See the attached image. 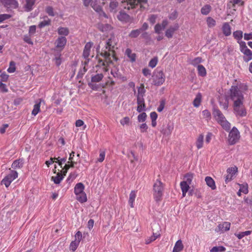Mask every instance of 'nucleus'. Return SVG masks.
Masks as SVG:
<instances>
[{"instance_id":"obj_3","label":"nucleus","mask_w":252,"mask_h":252,"mask_svg":"<svg viewBox=\"0 0 252 252\" xmlns=\"http://www.w3.org/2000/svg\"><path fill=\"white\" fill-rule=\"evenodd\" d=\"M85 186L82 183H77L74 187V192L76 199L80 203H84L87 201L86 193L84 192Z\"/></svg>"},{"instance_id":"obj_15","label":"nucleus","mask_w":252,"mask_h":252,"mask_svg":"<svg viewBox=\"0 0 252 252\" xmlns=\"http://www.w3.org/2000/svg\"><path fill=\"white\" fill-rule=\"evenodd\" d=\"M91 6L96 12L99 13L100 16L107 17L106 14L102 11L101 7L97 4V0H94L92 2Z\"/></svg>"},{"instance_id":"obj_16","label":"nucleus","mask_w":252,"mask_h":252,"mask_svg":"<svg viewBox=\"0 0 252 252\" xmlns=\"http://www.w3.org/2000/svg\"><path fill=\"white\" fill-rule=\"evenodd\" d=\"M168 24V21L165 19L162 21L161 24H157L155 26V32L158 34L160 32L166 28Z\"/></svg>"},{"instance_id":"obj_4","label":"nucleus","mask_w":252,"mask_h":252,"mask_svg":"<svg viewBox=\"0 0 252 252\" xmlns=\"http://www.w3.org/2000/svg\"><path fill=\"white\" fill-rule=\"evenodd\" d=\"M147 0H125L122 1V6L124 9H129L130 8H134L136 5H140V7H145L143 4L146 3Z\"/></svg>"},{"instance_id":"obj_32","label":"nucleus","mask_w":252,"mask_h":252,"mask_svg":"<svg viewBox=\"0 0 252 252\" xmlns=\"http://www.w3.org/2000/svg\"><path fill=\"white\" fill-rule=\"evenodd\" d=\"M221 126L222 127L223 129L225 130H229L230 128L231 125L226 120L225 118L224 120H223L222 121H220V123H219Z\"/></svg>"},{"instance_id":"obj_7","label":"nucleus","mask_w":252,"mask_h":252,"mask_svg":"<svg viewBox=\"0 0 252 252\" xmlns=\"http://www.w3.org/2000/svg\"><path fill=\"white\" fill-rule=\"evenodd\" d=\"M240 137V132L235 127H233L230 131L228 136V142L230 145L236 144Z\"/></svg>"},{"instance_id":"obj_13","label":"nucleus","mask_w":252,"mask_h":252,"mask_svg":"<svg viewBox=\"0 0 252 252\" xmlns=\"http://www.w3.org/2000/svg\"><path fill=\"white\" fill-rule=\"evenodd\" d=\"M230 223L225 221L218 225L215 229V231L217 232L223 233L229 230L230 227Z\"/></svg>"},{"instance_id":"obj_40","label":"nucleus","mask_w":252,"mask_h":252,"mask_svg":"<svg viewBox=\"0 0 252 252\" xmlns=\"http://www.w3.org/2000/svg\"><path fill=\"white\" fill-rule=\"evenodd\" d=\"M240 186L239 192L244 194L248 193V185L247 184L245 183L243 184H238Z\"/></svg>"},{"instance_id":"obj_21","label":"nucleus","mask_w":252,"mask_h":252,"mask_svg":"<svg viewBox=\"0 0 252 252\" xmlns=\"http://www.w3.org/2000/svg\"><path fill=\"white\" fill-rule=\"evenodd\" d=\"M222 31L223 33L226 36H229L231 34V27L229 23L225 22L223 24L222 26Z\"/></svg>"},{"instance_id":"obj_47","label":"nucleus","mask_w":252,"mask_h":252,"mask_svg":"<svg viewBox=\"0 0 252 252\" xmlns=\"http://www.w3.org/2000/svg\"><path fill=\"white\" fill-rule=\"evenodd\" d=\"M50 23V20L48 17H46L44 20L40 22L38 25L40 28H42L46 26L49 25Z\"/></svg>"},{"instance_id":"obj_38","label":"nucleus","mask_w":252,"mask_h":252,"mask_svg":"<svg viewBox=\"0 0 252 252\" xmlns=\"http://www.w3.org/2000/svg\"><path fill=\"white\" fill-rule=\"evenodd\" d=\"M103 75L102 73L97 74L92 77V82L97 83L100 82L103 78Z\"/></svg>"},{"instance_id":"obj_55","label":"nucleus","mask_w":252,"mask_h":252,"mask_svg":"<svg viewBox=\"0 0 252 252\" xmlns=\"http://www.w3.org/2000/svg\"><path fill=\"white\" fill-rule=\"evenodd\" d=\"M145 91L143 87H140L138 88L137 97H143Z\"/></svg>"},{"instance_id":"obj_57","label":"nucleus","mask_w":252,"mask_h":252,"mask_svg":"<svg viewBox=\"0 0 252 252\" xmlns=\"http://www.w3.org/2000/svg\"><path fill=\"white\" fill-rule=\"evenodd\" d=\"M129 121H130V119L129 118V117H125L124 118H123V119H122L121 120H120V124L124 126L125 125H127L129 124Z\"/></svg>"},{"instance_id":"obj_63","label":"nucleus","mask_w":252,"mask_h":252,"mask_svg":"<svg viewBox=\"0 0 252 252\" xmlns=\"http://www.w3.org/2000/svg\"><path fill=\"white\" fill-rule=\"evenodd\" d=\"M10 15L8 14H0V23L2 22L3 21L8 19L10 18Z\"/></svg>"},{"instance_id":"obj_18","label":"nucleus","mask_w":252,"mask_h":252,"mask_svg":"<svg viewBox=\"0 0 252 252\" xmlns=\"http://www.w3.org/2000/svg\"><path fill=\"white\" fill-rule=\"evenodd\" d=\"M6 6L11 8H16L18 3L16 0H0Z\"/></svg>"},{"instance_id":"obj_34","label":"nucleus","mask_w":252,"mask_h":252,"mask_svg":"<svg viewBox=\"0 0 252 252\" xmlns=\"http://www.w3.org/2000/svg\"><path fill=\"white\" fill-rule=\"evenodd\" d=\"M118 3L115 0L111 1L109 5L110 11L112 12L116 13L117 11V7Z\"/></svg>"},{"instance_id":"obj_17","label":"nucleus","mask_w":252,"mask_h":252,"mask_svg":"<svg viewBox=\"0 0 252 252\" xmlns=\"http://www.w3.org/2000/svg\"><path fill=\"white\" fill-rule=\"evenodd\" d=\"M93 45V43L91 42H87L86 44L83 53V56L85 59H87L89 57Z\"/></svg>"},{"instance_id":"obj_26","label":"nucleus","mask_w":252,"mask_h":252,"mask_svg":"<svg viewBox=\"0 0 252 252\" xmlns=\"http://www.w3.org/2000/svg\"><path fill=\"white\" fill-rule=\"evenodd\" d=\"M118 19L122 22H127L129 19V16L126 13L120 11L119 14L117 16Z\"/></svg>"},{"instance_id":"obj_20","label":"nucleus","mask_w":252,"mask_h":252,"mask_svg":"<svg viewBox=\"0 0 252 252\" xmlns=\"http://www.w3.org/2000/svg\"><path fill=\"white\" fill-rule=\"evenodd\" d=\"M180 185L182 192V196L183 197H184L186 196L187 192L189 190L190 184L187 183L185 182L182 181L180 183Z\"/></svg>"},{"instance_id":"obj_2","label":"nucleus","mask_w":252,"mask_h":252,"mask_svg":"<svg viewBox=\"0 0 252 252\" xmlns=\"http://www.w3.org/2000/svg\"><path fill=\"white\" fill-rule=\"evenodd\" d=\"M116 45V41L114 37H111L107 40L104 50H102L100 55L104 61L99 58L98 59V66H103L105 71L108 70L106 66L109 63H112L114 61H116V58L114 51V48Z\"/></svg>"},{"instance_id":"obj_24","label":"nucleus","mask_w":252,"mask_h":252,"mask_svg":"<svg viewBox=\"0 0 252 252\" xmlns=\"http://www.w3.org/2000/svg\"><path fill=\"white\" fill-rule=\"evenodd\" d=\"M205 181L208 187L211 188L212 189H215L216 186L214 180L210 177L207 176L205 178Z\"/></svg>"},{"instance_id":"obj_54","label":"nucleus","mask_w":252,"mask_h":252,"mask_svg":"<svg viewBox=\"0 0 252 252\" xmlns=\"http://www.w3.org/2000/svg\"><path fill=\"white\" fill-rule=\"evenodd\" d=\"M147 118V115L145 113L143 112L138 116V121L139 122H144L145 121Z\"/></svg>"},{"instance_id":"obj_12","label":"nucleus","mask_w":252,"mask_h":252,"mask_svg":"<svg viewBox=\"0 0 252 252\" xmlns=\"http://www.w3.org/2000/svg\"><path fill=\"white\" fill-rule=\"evenodd\" d=\"M179 28L178 24H175L173 26H170L166 29L165 32V35L168 38H171L173 37L174 32L178 30Z\"/></svg>"},{"instance_id":"obj_5","label":"nucleus","mask_w":252,"mask_h":252,"mask_svg":"<svg viewBox=\"0 0 252 252\" xmlns=\"http://www.w3.org/2000/svg\"><path fill=\"white\" fill-rule=\"evenodd\" d=\"M163 190L162 183L160 180H157L153 186L154 196L157 201L160 200Z\"/></svg>"},{"instance_id":"obj_31","label":"nucleus","mask_w":252,"mask_h":252,"mask_svg":"<svg viewBox=\"0 0 252 252\" xmlns=\"http://www.w3.org/2000/svg\"><path fill=\"white\" fill-rule=\"evenodd\" d=\"M194 177V174L192 173H188L184 176L183 182H185L187 183L191 184L192 180Z\"/></svg>"},{"instance_id":"obj_22","label":"nucleus","mask_w":252,"mask_h":252,"mask_svg":"<svg viewBox=\"0 0 252 252\" xmlns=\"http://www.w3.org/2000/svg\"><path fill=\"white\" fill-rule=\"evenodd\" d=\"M98 29L102 32H108L112 30V27L109 24L100 23L98 25Z\"/></svg>"},{"instance_id":"obj_56","label":"nucleus","mask_w":252,"mask_h":252,"mask_svg":"<svg viewBox=\"0 0 252 252\" xmlns=\"http://www.w3.org/2000/svg\"><path fill=\"white\" fill-rule=\"evenodd\" d=\"M105 153L104 151H100L99 158H97V161L99 162H102L105 159Z\"/></svg>"},{"instance_id":"obj_60","label":"nucleus","mask_w":252,"mask_h":252,"mask_svg":"<svg viewBox=\"0 0 252 252\" xmlns=\"http://www.w3.org/2000/svg\"><path fill=\"white\" fill-rule=\"evenodd\" d=\"M82 238V233L78 231L76 232V233L75 235V241H77L79 242H80L81 239Z\"/></svg>"},{"instance_id":"obj_19","label":"nucleus","mask_w":252,"mask_h":252,"mask_svg":"<svg viewBox=\"0 0 252 252\" xmlns=\"http://www.w3.org/2000/svg\"><path fill=\"white\" fill-rule=\"evenodd\" d=\"M213 115L218 123H220V121H222L225 118L220 111L218 109H214Z\"/></svg>"},{"instance_id":"obj_25","label":"nucleus","mask_w":252,"mask_h":252,"mask_svg":"<svg viewBox=\"0 0 252 252\" xmlns=\"http://www.w3.org/2000/svg\"><path fill=\"white\" fill-rule=\"evenodd\" d=\"M184 248L182 242L181 240H178L173 248V252H180L183 250Z\"/></svg>"},{"instance_id":"obj_64","label":"nucleus","mask_w":252,"mask_h":252,"mask_svg":"<svg viewBox=\"0 0 252 252\" xmlns=\"http://www.w3.org/2000/svg\"><path fill=\"white\" fill-rule=\"evenodd\" d=\"M142 72L145 76L148 77L151 75V71L150 69L145 68L142 70Z\"/></svg>"},{"instance_id":"obj_37","label":"nucleus","mask_w":252,"mask_h":252,"mask_svg":"<svg viewBox=\"0 0 252 252\" xmlns=\"http://www.w3.org/2000/svg\"><path fill=\"white\" fill-rule=\"evenodd\" d=\"M23 164V160L22 159H17L15 160L13 163L12 164V167L14 169L20 168L22 167Z\"/></svg>"},{"instance_id":"obj_58","label":"nucleus","mask_w":252,"mask_h":252,"mask_svg":"<svg viewBox=\"0 0 252 252\" xmlns=\"http://www.w3.org/2000/svg\"><path fill=\"white\" fill-rule=\"evenodd\" d=\"M55 63L57 66H59L62 63L61 55L58 54L56 56L55 59Z\"/></svg>"},{"instance_id":"obj_11","label":"nucleus","mask_w":252,"mask_h":252,"mask_svg":"<svg viewBox=\"0 0 252 252\" xmlns=\"http://www.w3.org/2000/svg\"><path fill=\"white\" fill-rule=\"evenodd\" d=\"M174 128V125L172 123L169 122L166 126H163L161 129L160 130V132L165 136L170 135L172 131Z\"/></svg>"},{"instance_id":"obj_43","label":"nucleus","mask_w":252,"mask_h":252,"mask_svg":"<svg viewBox=\"0 0 252 252\" xmlns=\"http://www.w3.org/2000/svg\"><path fill=\"white\" fill-rule=\"evenodd\" d=\"M128 157L130 160V162L133 164V166H135L134 161L137 160L138 158L132 151H130L128 155Z\"/></svg>"},{"instance_id":"obj_35","label":"nucleus","mask_w":252,"mask_h":252,"mask_svg":"<svg viewBox=\"0 0 252 252\" xmlns=\"http://www.w3.org/2000/svg\"><path fill=\"white\" fill-rule=\"evenodd\" d=\"M58 32L59 34L65 37L69 34V30L67 28L60 27L58 30Z\"/></svg>"},{"instance_id":"obj_59","label":"nucleus","mask_w":252,"mask_h":252,"mask_svg":"<svg viewBox=\"0 0 252 252\" xmlns=\"http://www.w3.org/2000/svg\"><path fill=\"white\" fill-rule=\"evenodd\" d=\"M0 82L2 83V82H6L7 81L9 77V75L7 74L6 73L3 72L1 74V75H0Z\"/></svg>"},{"instance_id":"obj_49","label":"nucleus","mask_w":252,"mask_h":252,"mask_svg":"<svg viewBox=\"0 0 252 252\" xmlns=\"http://www.w3.org/2000/svg\"><path fill=\"white\" fill-rule=\"evenodd\" d=\"M16 67H15V63L11 61L9 63V67L7 69V71L9 73H13L15 71Z\"/></svg>"},{"instance_id":"obj_44","label":"nucleus","mask_w":252,"mask_h":252,"mask_svg":"<svg viewBox=\"0 0 252 252\" xmlns=\"http://www.w3.org/2000/svg\"><path fill=\"white\" fill-rule=\"evenodd\" d=\"M252 231H246L244 232H240L238 233H235V235L239 239H241L242 238H243L245 236L249 235L251 234Z\"/></svg>"},{"instance_id":"obj_14","label":"nucleus","mask_w":252,"mask_h":252,"mask_svg":"<svg viewBox=\"0 0 252 252\" xmlns=\"http://www.w3.org/2000/svg\"><path fill=\"white\" fill-rule=\"evenodd\" d=\"M55 43L56 47L60 50H62L66 43V38L63 36L59 37L56 40Z\"/></svg>"},{"instance_id":"obj_41","label":"nucleus","mask_w":252,"mask_h":252,"mask_svg":"<svg viewBox=\"0 0 252 252\" xmlns=\"http://www.w3.org/2000/svg\"><path fill=\"white\" fill-rule=\"evenodd\" d=\"M41 100L38 103L35 104L33 106V109L32 111V115L33 116L36 115L40 111Z\"/></svg>"},{"instance_id":"obj_62","label":"nucleus","mask_w":252,"mask_h":252,"mask_svg":"<svg viewBox=\"0 0 252 252\" xmlns=\"http://www.w3.org/2000/svg\"><path fill=\"white\" fill-rule=\"evenodd\" d=\"M0 90L3 93H6L8 92V89L5 84L0 82Z\"/></svg>"},{"instance_id":"obj_10","label":"nucleus","mask_w":252,"mask_h":252,"mask_svg":"<svg viewBox=\"0 0 252 252\" xmlns=\"http://www.w3.org/2000/svg\"><path fill=\"white\" fill-rule=\"evenodd\" d=\"M227 175L225 176V181L226 183L231 181L236 176L238 172V168L236 166L228 168L227 170Z\"/></svg>"},{"instance_id":"obj_45","label":"nucleus","mask_w":252,"mask_h":252,"mask_svg":"<svg viewBox=\"0 0 252 252\" xmlns=\"http://www.w3.org/2000/svg\"><path fill=\"white\" fill-rule=\"evenodd\" d=\"M80 242L77 241H73L71 242L69 246L70 250L72 252H74L78 248Z\"/></svg>"},{"instance_id":"obj_27","label":"nucleus","mask_w":252,"mask_h":252,"mask_svg":"<svg viewBox=\"0 0 252 252\" xmlns=\"http://www.w3.org/2000/svg\"><path fill=\"white\" fill-rule=\"evenodd\" d=\"M136 196V191L132 190L129 194V197L128 200V204L131 208L134 207V202Z\"/></svg>"},{"instance_id":"obj_6","label":"nucleus","mask_w":252,"mask_h":252,"mask_svg":"<svg viewBox=\"0 0 252 252\" xmlns=\"http://www.w3.org/2000/svg\"><path fill=\"white\" fill-rule=\"evenodd\" d=\"M240 50L244 54L243 60L246 62H248L252 60V51L250 50L244 41L239 42Z\"/></svg>"},{"instance_id":"obj_46","label":"nucleus","mask_w":252,"mask_h":252,"mask_svg":"<svg viewBox=\"0 0 252 252\" xmlns=\"http://www.w3.org/2000/svg\"><path fill=\"white\" fill-rule=\"evenodd\" d=\"M140 33H141L140 30H139V29L132 30L129 33V36L130 38H136L139 35Z\"/></svg>"},{"instance_id":"obj_8","label":"nucleus","mask_w":252,"mask_h":252,"mask_svg":"<svg viewBox=\"0 0 252 252\" xmlns=\"http://www.w3.org/2000/svg\"><path fill=\"white\" fill-rule=\"evenodd\" d=\"M18 177V173L14 170H10V173L1 181V184H3L6 188L8 187L13 181Z\"/></svg>"},{"instance_id":"obj_33","label":"nucleus","mask_w":252,"mask_h":252,"mask_svg":"<svg viewBox=\"0 0 252 252\" xmlns=\"http://www.w3.org/2000/svg\"><path fill=\"white\" fill-rule=\"evenodd\" d=\"M206 23L209 28H213L216 26V21L212 17H208L206 18Z\"/></svg>"},{"instance_id":"obj_29","label":"nucleus","mask_w":252,"mask_h":252,"mask_svg":"<svg viewBox=\"0 0 252 252\" xmlns=\"http://www.w3.org/2000/svg\"><path fill=\"white\" fill-rule=\"evenodd\" d=\"M35 0H26V4H25L24 7L26 11H31L33 7L34 4Z\"/></svg>"},{"instance_id":"obj_53","label":"nucleus","mask_w":252,"mask_h":252,"mask_svg":"<svg viewBox=\"0 0 252 252\" xmlns=\"http://www.w3.org/2000/svg\"><path fill=\"white\" fill-rule=\"evenodd\" d=\"M225 248L222 246L214 247L210 250V252H218L224 251Z\"/></svg>"},{"instance_id":"obj_48","label":"nucleus","mask_w":252,"mask_h":252,"mask_svg":"<svg viewBox=\"0 0 252 252\" xmlns=\"http://www.w3.org/2000/svg\"><path fill=\"white\" fill-rule=\"evenodd\" d=\"M202 60L200 57H197L191 61V64L194 66L197 67L198 65H200L199 63H202Z\"/></svg>"},{"instance_id":"obj_52","label":"nucleus","mask_w":252,"mask_h":252,"mask_svg":"<svg viewBox=\"0 0 252 252\" xmlns=\"http://www.w3.org/2000/svg\"><path fill=\"white\" fill-rule=\"evenodd\" d=\"M233 36L235 38L240 40L243 37V32L241 31H237L233 32Z\"/></svg>"},{"instance_id":"obj_30","label":"nucleus","mask_w":252,"mask_h":252,"mask_svg":"<svg viewBox=\"0 0 252 252\" xmlns=\"http://www.w3.org/2000/svg\"><path fill=\"white\" fill-rule=\"evenodd\" d=\"M198 75L204 77L206 75L207 72L205 67L202 65H198L196 67Z\"/></svg>"},{"instance_id":"obj_1","label":"nucleus","mask_w":252,"mask_h":252,"mask_svg":"<svg viewBox=\"0 0 252 252\" xmlns=\"http://www.w3.org/2000/svg\"><path fill=\"white\" fill-rule=\"evenodd\" d=\"M227 96L233 101V111L236 116H246L247 112L244 106L245 98L242 92L237 86H233L229 90Z\"/></svg>"},{"instance_id":"obj_61","label":"nucleus","mask_w":252,"mask_h":252,"mask_svg":"<svg viewBox=\"0 0 252 252\" xmlns=\"http://www.w3.org/2000/svg\"><path fill=\"white\" fill-rule=\"evenodd\" d=\"M139 128L141 132H144L147 131L148 127L146 123H143L139 126Z\"/></svg>"},{"instance_id":"obj_23","label":"nucleus","mask_w":252,"mask_h":252,"mask_svg":"<svg viewBox=\"0 0 252 252\" xmlns=\"http://www.w3.org/2000/svg\"><path fill=\"white\" fill-rule=\"evenodd\" d=\"M204 135L200 134L196 138L195 142L196 146L198 149H200L203 147Z\"/></svg>"},{"instance_id":"obj_51","label":"nucleus","mask_w":252,"mask_h":252,"mask_svg":"<svg viewBox=\"0 0 252 252\" xmlns=\"http://www.w3.org/2000/svg\"><path fill=\"white\" fill-rule=\"evenodd\" d=\"M203 118L208 121L211 119V113L208 110H204L202 111Z\"/></svg>"},{"instance_id":"obj_39","label":"nucleus","mask_w":252,"mask_h":252,"mask_svg":"<svg viewBox=\"0 0 252 252\" xmlns=\"http://www.w3.org/2000/svg\"><path fill=\"white\" fill-rule=\"evenodd\" d=\"M211 10V6L209 4L205 5L201 9V12L203 15L208 14Z\"/></svg>"},{"instance_id":"obj_36","label":"nucleus","mask_w":252,"mask_h":252,"mask_svg":"<svg viewBox=\"0 0 252 252\" xmlns=\"http://www.w3.org/2000/svg\"><path fill=\"white\" fill-rule=\"evenodd\" d=\"M201 98L202 96L201 94H197L193 102V104L194 107H198L200 105L201 101Z\"/></svg>"},{"instance_id":"obj_42","label":"nucleus","mask_w":252,"mask_h":252,"mask_svg":"<svg viewBox=\"0 0 252 252\" xmlns=\"http://www.w3.org/2000/svg\"><path fill=\"white\" fill-rule=\"evenodd\" d=\"M63 177L61 173H58L56 176L52 177V180L56 184H59L63 180Z\"/></svg>"},{"instance_id":"obj_50","label":"nucleus","mask_w":252,"mask_h":252,"mask_svg":"<svg viewBox=\"0 0 252 252\" xmlns=\"http://www.w3.org/2000/svg\"><path fill=\"white\" fill-rule=\"evenodd\" d=\"M158 59L157 57L153 58L149 63V66L152 68H154L157 64Z\"/></svg>"},{"instance_id":"obj_28","label":"nucleus","mask_w":252,"mask_h":252,"mask_svg":"<svg viewBox=\"0 0 252 252\" xmlns=\"http://www.w3.org/2000/svg\"><path fill=\"white\" fill-rule=\"evenodd\" d=\"M126 55L129 59L131 62H134L136 60V55L135 53H132V51L127 48L125 52Z\"/></svg>"},{"instance_id":"obj_9","label":"nucleus","mask_w":252,"mask_h":252,"mask_svg":"<svg viewBox=\"0 0 252 252\" xmlns=\"http://www.w3.org/2000/svg\"><path fill=\"white\" fill-rule=\"evenodd\" d=\"M165 76L162 70H157L153 76V82L155 85L160 86L163 84Z\"/></svg>"}]
</instances>
